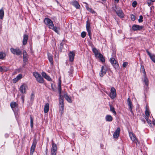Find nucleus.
<instances>
[{"label": "nucleus", "instance_id": "1", "mask_svg": "<svg viewBox=\"0 0 155 155\" xmlns=\"http://www.w3.org/2000/svg\"><path fill=\"white\" fill-rule=\"evenodd\" d=\"M58 89L59 91V95L60 96L59 100V111L61 114H62L64 112V97L61 96V81L59 80L58 84Z\"/></svg>", "mask_w": 155, "mask_h": 155}, {"label": "nucleus", "instance_id": "2", "mask_svg": "<svg viewBox=\"0 0 155 155\" xmlns=\"http://www.w3.org/2000/svg\"><path fill=\"white\" fill-rule=\"evenodd\" d=\"M93 52L94 54L96 57H98L102 62L105 61V59L103 55L100 53H99L98 50L95 48H92Z\"/></svg>", "mask_w": 155, "mask_h": 155}, {"label": "nucleus", "instance_id": "3", "mask_svg": "<svg viewBox=\"0 0 155 155\" xmlns=\"http://www.w3.org/2000/svg\"><path fill=\"white\" fill-rule=\"evenodd\" d=\"M33 75L37 81L40 83H44V79L41 75L38 72H34Z\"/></svg>", "mask_w": 155, "mask_h": 155}, {"label": "nucleus", "instance_id": "4", "mask_svg": "<svg viewBox=\"0 0 155 155\" xmlns=\"http://www.w3.org/2000/svg\"><path fill=\"white\" fill-rule=\"evenodd\" d=\"M44 22L46 25L48 26L49 28H53L54 24L52 21L49 18H45L44 19Z\"/></svg>", "mask_w": 155, "mask_h": 155}, {"label": "nucleus", "instance_id": "5", "mask_svg": "<svg viewBox=\"0 0 155 155\" xmlns=\"http://www.w3.org/2000/svg\"><path fill=\"white\" fill-rule=\"evenodd\" d=\"M10 51L12 53L14 54H16L17 55H20L22 54L21 51L18 48H17L15 49L11 48H10Z\"/></svg>", "mask_w": 155, "mask_h": 155}, {"label": "nucleus", "instance_id": "6", "mask_svg": "<svg viewBox=\"0 0 155 155\" xmlns=\"http://www.w3.org/2000/svg\"><path fill=\"white\" fill-rule=\"evenodd\" d=\"M110 61L111 63L115 68L117 69L119 68V66L118 63L117 61L115 60L114 58H110Z\"/></svg>", "mask_w": 155, "mask_h": 155}, {"label": "nucleus", "instance_id": "7", "mask_svg": "<svg viewBox=\"0 0 155 155\" xmlns=\"http://www.w3.org/2000/svg\"><path fill=\"white\" fill-rule=\"evenodd\" d=\"M37 143V141L35 139H34L33 140V143L32 145L31 148L30 150V154L32 155L33 153L35 151V148L36 147V145Z\"/></svg>", "mask_w": 155, "mask_h": 155}, {"label": "nucleus", "instance_id": "8", "mask_svg": "<svg viewBox=\"0 0 155 155\" xmlns=\"http://www.w3.org/2000/svg\"><path fill=\"white\" fill-rule=\"evenodd\" d=\"M129 135L130 138L133 141L135 142L136 143H137V141L138 143L137 139L136 138L135 135L133 132H129Z\"/></svg>", "mask_w": 155, "mask_h": 155}, {"label": "nucleus", "instance_id": "9", "mask_svg": "<svg viewBox=\"0 0 155 155\" xmlns=\"http://www.w3.org/2000/svg\"><path fill=\"white\" fill-rule=\"evenodd\" d=\"M116 95V90L114 87L111 89V92L110 94V97L112 99H114Z\"/></svg>", "mask_w": 155, "mask_h": 155}, {"label": "nucleus", "instance_id": "10", "mask_svg": "<svg viewBox=\"0 0 155 155\" xmlns=\"http://www.w3.org/2000/svg\"><path fill=\"white\" fill-rule=\"evenodd\" d=\"M143 28V26H140L137 25H134L132 27V29L134 31L140 30Z\"/></svg>", "mask_w": 155, "mask_h": 155}, {"label": "nucleus", "instance_id": "11", "mask_svg": "<svg viewBox=\"0 0 155 155\" xmlns=\"http://www.w3.org/2000/svg\"><path fill=\"white\" fill-rule=\"evenodd\" d=\"M127 101L128 105L129 107V109L130 110V111L132 114H133V112L132 110V109L133 108L132 103L130 97H129L127 98Z\"/></svg>", "mask_w": 155, "mask_h": 155}, {"label": "nucleus", "instance_id": "12", "mask_svg": "<svg viewBox=\"0 0 155 155\" xmlns=\"http://www.w3.org/2000/svg\"><path fill=\"white\" fill-rule=\"evenodd\" d=\"M120 129L118 127L113 134V137L115 138H117L119 136Z\"/></svg>", "mask_w": 155, "mask_h": 155}, {"label": "nucleus", "instance_id": "13", "mask_svg": "<svg viewBox=\"0 0 155 155\" xmlns=\"http://www.w3.org/2000/svg\"><path fill=\"white\" fill-rule=\"evenodd\" d=\"M90 29V24L87 22V23L86 24V29L87 31L88 35L89 36L90 38L91 39V33Z\"/></svg>", "mask_w": 155, "mask_h": 155}, {"label": "nucleus", "instance_id": "14", "mask_svg": "<svg viewBox=\"0 0 155 155\" xmlns=\"http://www.w3.org/2000/svg\"><path fill=\"white\" fill-rule=\"evenodd\" d=\"M26 86V85L25 84H23L20 86V90L21 93H26L25 89Z\"/></svg>", "mask_w": 155, "mask_h": 155}, {"label": "nucleus", "instance_id": "15", "mask_svg": "<svg viewBox=\"0 0 155 155\" xmlns=\"http://www.w3.org/2000/svg\"><path fill=\"white\" fill-rule=\"evenodd\" d=\"M75 56V54L74 52L73 51H71L70 53L68 54V56L69 58V60L70 61L72 62L73 61L74 57Z\"/></svg>", "mask_w": 155, "mask_h": 155}, {"label": "nucleus", "instance_id": "16", "mask_svg": "<svg viewBox=\"0 0 155 155\" xmlns=\"http://www.w3.org/2000/svg\"><path fill=\"white\" fill-rule=\"evenodd\" d=\"M146 51L150 57L151 60L155 63V56L154 54H151V53L148 51V50H146Z\"/></svg>", "mask_w": 155, "mask_h": 155}, {"label": "nucleus", "instance_id": "17", "mask_svg": "<svg viewBox=\"0 0 155 155\" xmlns=\"http://www.w3.org/2000/svg\"><path fill=\"white\" fill-rule=\"evenodd\" d=\"M107 70L104 68V66H102L101 72L100 73V76L102 77L106 72Z\"/></svg>", "mask_w": 155, "mask_h": 155}, {"label": "nucleus", "instance_id": "18", "mask_svg": "<svg viewBox=\"0 0 155 155\" xmlns=\"http://www.w3.org/2000/svg\"><path fill=\"white\" fill-rule=\"evenodd\" d=\"M23 61L24 62L27 61L28 58V55L27 52L25 50L23 51Z\"/></svg>", "mask_w": 155, "mask_h": 155}, {"label": "nucleus", "instance_id": "19", "mask_svg": "<svg viewBox=\"0 0 155 155\" xmlns=\"http://www.w3.org/2000/svg\"><path fill=\"white\" fill-rule=\"evenodd\" d=\"M28 38V36L27 35L25 34L24 35L23 41V44L24 45H25L26 44Z\"/></svg>", "mask_w": 155, "mask_h": 155}, {"label": "nucleus", "instance_id": "20", "mask_svg": "<svg viewBox=\"0 0 155 155\" xmlns=\"http://www.w3.org/2000/svg\"><path fill=\"white\" fill-rule=\"evenodd\" d=\"M116 13L117 14L118 16L120 18H122L124 17V14L121 10H119L117 11H116Z\"/></svg>", "mask_w": 155, "mask_h": 155}, {"label": "nucleus", "instance_id": "21", "mask_svg": "<svg viewBox=\"0 0 155 155\" xmlns=\"http://www.w3.org/2000/svg\"><path fill=\"white\" fill-rule=\"evenodd\" d=\"M49 110V104L48 103H46L45 106L44 111L45 113H47Z\"/></svg>", "mask_w": 155, "mask_h": 155}, {"label": "nucleus", "instance_id": "22", "mask_svg": "<svg viewBox=\"0 0 155 155\" xmlns=\"http://www.w3.org/2000/svg\"><path fill=\"white\" fill-rule=\"evenodd\" d=\"M72 5L77 9L79 8L80 7V5L79 4L78 2L76 1L72 2Z\"/></svg>", "mask_w": 155, "mask_h": 155}, {"label": "nucleus", "instance_id": "23", "mask_svg": "<svg viewBox=\"0 0 155 155\" xmlns=\"http://www.w3.org/2000/svg\"><path fill=\"white\" fill-rule=\"evenodd\" d=\"M18 104L16 102H12L10 104V106L11 107L13 110V108L17 107L18 106Z\"/></svg>", "mask_w": 155, "mask_h": 155}, {"label": "nucleus", "instance_id": "24", "mask_svg": "<svg viewBox=\"0 0 155 155\" xmlns=\"http://www.w3.org/2000/svg\"><path fill=\"white\" fill-rule=\"evenodd\" d=\"M48 60L51 64H53V60L52 56L51 54L49 53L48 54Z\"/></svg>", "mask_w": 155, "mask_h": 155}, {"label": "nucleus", "instance_id": "25", "mask_svg": "<svg viewBox=\"0 0 155 155\" xmlns=\"http://www.w3.org/2000/svg\"><path fill=\"white\" fill-rule=\"evenodd\" d=\"M64 97L67 101L69 103H71L72 102L71 99L70 97H69L68 95L67 94H65L64 95Z\"/></svg>", "mask_w": 155, "mask_h": 155}, {"label": "nucleus", "instance_id": "26", "mask_svg": "<svg viewBox=\"0 0 155 155\" xmlns=\"http://www.w3.org/2000/svg\"><path fill=\"white\" fill-rule=\"evenodd\" d=\"M51 150L56 151H57V147L56 145L53 142V141H52Z\"/></svg>", "mask_w": 155, "mask_h": 155}, {"label": "nucleus", "instance_id": "27", "mask_svg": "<svg viewBox=\"0 0 155 155\" xmlns=\"http://www.w3.org/2000/svg\"><path fill=\"white\" fill-rule=\"evenodd\" d=\"M113 118L111 116L107 115L106 117V120L108 121H111L112 120Z\"/></svg>", "mask_w": 155, "mask_h": 155}, {"label": "nucleus", "instance_id": "28", "mask_svg": "<svg viewBox=\"0 0 155 155\" xmlns=\"http://www.w3.org/2000/svg\"><path fill=\"white\" fill-rule=\"evenodd\" d=\"M22 78V75L21 74H19L18 75L17 77L13 80V81H15V82L20 79Z\"/></svg>", "mask_w": 155, "mask_h": 155}, {"label": "nucleus", "instance_id": "29", "mask_svg": "<svg viewBox=\"0 0 155 155\" xmlns=\"http://www.w3.org/2000/svg\"><path fill=\"white\" fill-rule=\"evenodd\" d=\"M4 15V12L3 9L0 10V18L2 19Z\"/></svg>", "mask_w": 155, "mask_h": 155}, {"label": "nucleus", "instance_id": "30", "mask_svg": "<svg viewBox=\"0 0 155 155\" xmlns=\"http://www.w3.org/2000/svg\"><path fill=\"white\" fill-rule=\"evenodd\" d=\"M5 53L2 52H0V59H3L5 56Z\"/></svg>", "mask_w": 155, "mask_h": 155}, {"label": "nucleus", "instance_id": "31", "mask_svg": "<svg viewBox=\"0 0 155 155\" xmlns=\"http://www.w3.org/2000/svg\"><path fill=\"white\" fill-rule=\"evenodd\" d=\"M140 71L143 73L144 76H146V72L143 66H141L140 68Z\"/></svg>", "mask_w": 155, "mask_h": 155}, {"label": "nucleus", "instance_id": "32", "mask_svg": "<svg viewBox=\"0 0 155 155\" xmlns=\"http://www.w3.org/2000/svg\"><path fill=\"white\" fill-rule=\"evenodd\" d=\"M110 110L115 115L116 114V113L114 110V108L111 105H110Z\"/></svg>", "mask_w": 155, "mask_h": 155}, {"label": "nucleus", "instance_id": "33", "mask_svg": "<svg viewBox=\"0 0 155 155\" xmlns=\"http://www.w3.org/2000/svg\"><path fill=\"white\" fill-rule=\"evenodd\" d=\"M144 82L145 83V84L146 85H148V78L146 77V76H144Z\"/></svg>", "mask_w": 155, "mask_h": 155}, {"label": "nucleus", "instance_id": "34", "mask_svg": "<svg viewBox=\"0 0 155 155\" xmlns=\"http://www.w3.org/2000/svg\"><path fill=\"white\" fill-rule=\"evenodd\" d=\"M31 119V128H32L33 126V118L31 117V116L30 117Z\"/></svg>", "mask_w": 155, "mask_h": 155}, {"label": "nucleus", "instance_id": "35", "mask_svg": "<svg viewBox=\"0 0 155 155\" xmlns=\"http://www.w3.org/2000/svg\"><path fill=\"white\" fill-rule=\"evenodd\" d=\"M51 29H52V30H53L56 32L57 33H58V31L57 29V28L56 27H54V25H53V28H50Z\"/></svg>", "mask_w": 155, "mask_h": 155}, {"label": "nucleus", "instance_id": "36", "mask_svg": "<svg viewBox=\"0 0 155 155\" xmlns=\"http://www.w3.org/2000/svg\"><path fill=\"white\" fill-rule=\"evenodd\" d=\"M145 113L147 118L149 117L150 116V113L147 109L146 110Z\"/></svg>", "mask_w": 155, "mask_h": 155}, {"label": "nucleus", "instance_id": "37", "mask_svg": "<svg viewBox=\"0 0 155 155\" xmlns=\"http://www.w3.org/2000/svg\"><path fill=\"white\" fill-rule=\"evenodd\" d=\"M86 35V33L84 31L82 32L81 34V37L82 38H84L85 37Z\"/></svg>", "mask_w": 155, "mask_h": 155}, {"label": "nucleus", "instance_id": "38", "mask_svg": "<svg viewBox=\"0 0 155 155\" xmlns=\"http://www.w3.org/2000/svg\"><path fill=\"white\" fill-rule=\"evenodd\" d=\"M73 71V69L72 68H71L70 69V70L68 71L69 75L71 76V75L72 74Z\"/></svg>", "mask_w": 155, "mask_h": 155}, {"label": "nucleus", "instance_id": "39", "mask_svg": "<svg viewBox=\"0 0 155 155\" xmlns=\"http://www.w3.org/2000/svg\"><path fill=\"white\" fill-rule=\"evenodd\" d=\"M146 119L147 121V123H148L149 125L150 126L151 125V121L149 120L148 118H146Z\"/></svg>", "mask_w": 155, "mask_h": 155}, {"label": "nucleus", "instance_id": "40", "mask_svg": "<svg viewBox=\"0 0 155 155\" xmlns=\"http://www.w3.org/2000/svg\"><path fill=\"white\" fill-rule=\"evenodd\" d=\"M143 16L141 15L140 16V18L138 19V21L139 22H142L143 21Z\"/></svg>", "mask_w": 155, "mask_h": 155}, {"label": "nucleus", "instance_id": "41", "mask_svg": "<svg viewBox=\"0 0 155 155\" xmlns=\"http://www.w3.org/2000/svg\"><path fill=\"white\" fill-rule=\"evenodd\" d=\"M147 4L149 6H150L151 5L153 4V2L150 1V0H148L147 1Z\"/></svg>", "mask_w": 155, "mask_h": 155}, {"label": "nucleus", "instance_id": "42", "mask_svg": "<svg viewBox=\"0 0 155 155\" xmlns=\"http://www.w3.org/2000/svg\"><path fill=\"white\" fill-rule=\"evenodd\" d=\"M131 18L132 21H134L135 19V17L134 15H131Z\"/></svg>", "mask_w": 155, "mask_h": 155}, {"label": "nucleus", "instance_id": "43", "mask_svg": "<svg viewBox=\"0 0 155 155\" xmlns=\"http://www.w3.org/2000/svg\"><path fill=\"white\" fill-rule=\"evenodd\" d=\"M128 63L127 62H124L123 63V66L124 68H126L128 64Z\"/></svg>", "mask_w": 155, "mask_h": 155}, {"label": "nucleus", "instance_id": "44", "mask_svg": "<svg viewBox=\"0 0 155 155\" xmlns=\"http://www.w3.org/2000/svg\"><path fill=\"white\" fill-rule=\"evenodd\" d=\"M45 78L48 81H50L51 80V79L50 77L48 75H47L46 77H45Z\"/></svg>", "mask_w": 155, "mask_h": 155}, {"label": "nucleus", "instance_id": "45", "mask_svg": "<svg viewBox=\"0 0 155 155\" xmlns=\"http://www.w3.org/2000/svg\"><path fill=\"white\" fill-rule=\"evenodd\" d=\"M57 151L52 150L51 151V155H56Z\"/></svg>", "mask_w": 155, "mask_h": 155}, {"label": "nucleus", "instance_id": "46", "mask_svg": "<svg viewBox=\"0 0 155 155\" xmlns=\"http://www.w3.org/2000/svg\"><path fill=\"white\" fill-rule=\"evenodd\" d=\"M3 71H7V70H5V67L2 68L1 67H0V71L2 72Z\"/></svg>", "mask_w": 155, "mask_h": 155}, {"label": "nucleus", "instance_id": "47", "mask_svg": "<svg viewBox=\"0 0 155 155\" xmlns=\"http://www.w3.org/2000/svg\"><path fill=\"white\" fill-rule=\"evenodd\" d=\"M137 5V3L136 1H134L132 3V6L133 7H135Z\"/></svg>", "mask_w": 155, "mask_h": 155}, {"label": "nucleus", "instance_id": "48", "mask_svg": "<svg viewBox=\"0 0 155 155\" xmlns=\"http://www.w3.org/2000/svg\"><path fill=\"white\" fill-rule=\"evenodd\" d=\"M41 74L44 78L47 76L45 72H43Z\"/></svg>", "mask_w": 155, "mask_h": 155}, {"label": "nucleus", "instance_id": "49", "mask_svg": "<svg viewBox=\"0 0 155 155\" xmlns=\"http://www.w3.org/2000/svg\"><path fill=\"white\" fill-rule=\"evenodd\" d=\"M63 48V44L62 43H61L60 44V48L61 49H61Z\"/></svg>", "mask_w": 155, "mask_h": 155}, {"label": "nucleus", "instance_id": "50", "mask_svg": "<svg viewBox=\"0 0 155 155\" xmlns=\"http://www.w3.org/2000/svg\"><path fill=\"white\" fill-rule=\"evenodd\" d=\"M87 10L88 11H90L91 12L92 11V10H93V9L92 8H90L89 7H87Z\"/></svg>", "mask_w": 155, "mask_h": 155}, {"label": "nucleus", "instance_id": "51", "mask_svg": "<svg viewBox=\"0 0 155 155\" xmlns=\"http://www.w3.org/2000/svg\"><path fill=\"white\" fill-rule=\"evenodd\" d=\"M91 12L93 14H95V15H96L97 14V13L93 10H92V11Z\"/></svg>", "mask_w": 155, "mask_h": 155}, {"label": "nucleus", "instance_id": "52", "mask_svg": "<svg viewBox=\"0 0 155 155\" xmlns=\"http://www.w3.org/2000/svg\"><path fill=\"white\" fill-rule=\"evenodd\" d=\"M21 99L22 100L23 102H24V96H22L21 97Z\"/></svg>", "mask_w": 155, "mask_h": 155}, {"label": "nucleus", "instance_id": "53", "mask_svg": "<svg viewBox=\"0 0 155 155\" xmlns=\"http://www.w3.org/2000/svg\"><path fill=\"white\" fill-rule=\"evenodd\" d=\"M153 124L155 125V121H153Z\"/></svg>", "mask_w": 155, "mask_h": 155}, {"label": "nucleus", "instance_id": "54", "mask_svg": "<svg viewBox=\"0 0 155 155\" xmlns=\"http://www.w3.org/2000/svg\"><path fill=\"white\" fill-rule=\"evenodd\" d=\"M150 1L152 2H154L155 1V0H150Z\"/></svg>", "mask_w": 155, "mask_h": 155}, {"label": "nucleus", "instance_id": "55", "mask_svg": "<svg viewBox=\"0 0 155 155\" xmlns=\"http://www.w3.org/2000/svg\"><path fill=\"white\" fill-rule=\"evenodd\" d=\"M119 0H115V1L117 2H118Z\"/></svg>", "mask_w": 155, "mask_h": 155}, {"label": "nucleus", "instance_id": "56", "mask_svg": "<svg viewBox=\"0 0 155 155\" xmlns=\"http://www.w3.org/2000/svg\"><path fill=\"white\" fill-rule=\"evenodd\" d=\"M5 70H7V71L8 70L7 69H6L5 68Z\"/></svg>", "mask_w": 155, "mask_h": 155}, {"label": "nucleus", "instance_id": "57", "mask_svg": "<svg viewBox=\"0 0 155 155\" xmlns=\"http://www.w3.org/2000/svg\"><path fill=\"white\" fill-rule=\"evenodd\" d=\"M106 0H102V1H105Z\"/></svg>", "mask_w": 155, "mask_h": 155}]
</instances>
